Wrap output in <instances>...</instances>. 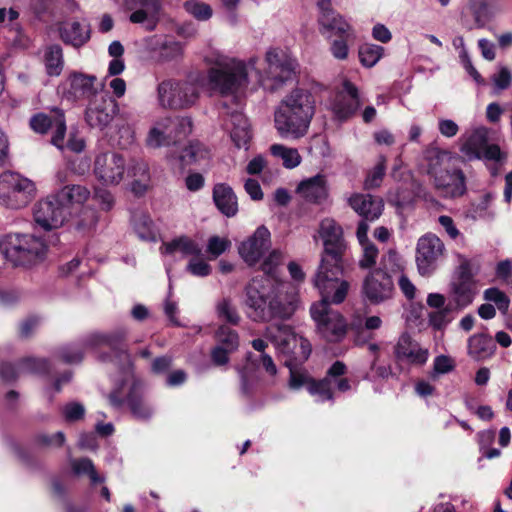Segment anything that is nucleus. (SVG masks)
Masks as SVG:
<instances>
[{
  "instance_id": "nucleus-62",
  "label": "nucleus",
  "mask_w": 512,
  "mask_h": 512,
  "mask_svg": "<svg viewBox=\"0 0 512 512\" xmlns=\"http://www.w3.org/2000/svg\"><path fill=\"white\" fill-rule=\"evenodd\" d=\"M361 246L363 250V256L359 261V266L363 269L371 268L376 263L378 257V249L373 243L369 241H366Z\"/></svg>"
},
{
  "instance_id": "nucleus-52",
  "label": "nucleus",
  "mask_w": 512,
  "mask_h": 512,
  "mask_svg": "<svg viewBox=\"0 0 512 512\" xmlns=\"http://www.w3.org/2000/svg\"><path fill=\"white\" fill-rule=\"evenodd\" d=\"M216 313L220 320L225 321L231 325L239 324L241 317L236 307L229 299H222L217 303Z\"/></svg>"
},
{
  "instance_id": "nucleus-56",
  "label": "nucleus",
  "mask_w": 512,
  "mask_h": 512,
  "mask_svg": "<svg viewBox=\"0 0 512 512\" xmlns=\"http://www.w3.org/2000/svg\"><path fill=\"white\" fill-rule=\"evenodd\" d=\"M382 268L381 270L391 273H404L405 261L403 258L395 251L390 250L387 254H385L381 261Z\"/></svg>"
},
{
  "instance_id": "nucleus-36",
  "label": "nucleus",
  "mask_w": 512,
  "mask_h": 512,
  "mask_svg": "<svg viewBox=\"0 0 512 512\" xmlns=\"http://www.w3.org/2000/svg\"><path fill=\"white\" fill-rule=\"evenodd\" d=\"M160 252L163 255H172L175 252H181L183 256H201L202 248L193 239L188 236H179L169 242H164L160 247Z\"/></svg>"
},
{
  "instance_id": "nucleus-54",
  "label": "nucleus",
  "mask_w": 512,
  "mask_h": 512,
  "mask_svg": "<svg viewBox=\"0 0 512 512\" xmlns=\"http://www.w3.org/2000/svg\"><path fill=\"white\" fill-rule=\"evenodd\" d=\"M184 7L189 14L199 21H206L213 14L211 6L200 0H188L185 2Z\"/></svg>"
},
{
  "instance_id": "nucleus-48",
  "label": "nucleus",
  "mask_w": 512,
  "mask_h": 512,
  "mask_svg": "<svg viewBox=\"0 0 512 512\" xmlns=\"http://www.w3.org/2000/svg\"><path fill=\"white\" fill-rule=\"evenodd\" d=\"M326 40L329 42L332 56L337 60H346L349 55V46L354 44L356 38H346L343 35Z\"/></svg>"
},
{
  "instance_id": "nucleus-42",
  "label": "nucleus",
  "mask_w": 512,
  "mask_h": 512,
  "mask_svg": "<svg viewBox=\"0 0 512 512\" xmlns=\"http://www.w3.org/2000/svg\"><path fill=\"white\" fill-rule=\"evenodd\" d=\"M209 156L210 152L203 144L198 141H192L182 150L178 159L181 163V166H187L200 163L202 160L208 159Z\"/></svg>"
},
{
  "instance_id": "nucleus-59",
  "label": "nucleus",
  "mask_w": 512,
  "mask_h": 512,
  "mask_svg": "<svg viewBox=\"0 0 512 512\" xmlns=\"http://www.w3.org/2000/svg\"><path fill=\"white\" fill-rule=\"evenodd\" d=\"M186 271L196 277H206L210 275L212 268L201 256H196L189 260Z\"/></svg>"
},
{
  "instance_id": "nucleus-20",
  "label": "nucleus",
  "mask_w": 512,
  "mask_h": 512,
  "mask_svg": "<svg viewBox=\"0 0 512 512\" xmlns=\"http://www.w3.org/2000/svg\"><path fill=\"white\" fill-rule=\"evenodd\" d=\"M394 356L398 363L423 366L429 358V350L422 347L408 333H402L394 346Z\"/></svg>"
},
{
  "instance_id": "nucleus-43",
  "label": "nucleus",
  "mask_w": 512,
  "mask_h": 512,
  "mask_svg": "<svg viewBox=\"0 0 512 512\" xmlns=\"http://www.w3.org/2000/svg\"><path fill=\"white\" fill-rule=\"evenodd\" d=\"M271 154L282 159L284 167L293 169L301 163V156L296 148H289L282 144L270 147Z\"/></svg>"
},
{
  "instance_id": "nucleus-13",
  "label": "nucleus",
  "mask_w": 512,
  "mask_h": 512,
  "mask_svg": "<svg viewBox=\"0 0 512 512\" xmlns=\"http://www.w3.org/2000/svg\"><path fill=\"white\" fill-rule=\"evenodd\" d=\"M71 216L68 206L60 200L57 193L39 200L33 208V217L37 225L44 230L61 227Z\"/></svg>"
},
{
  "instance_id": "nucleus-45",
  "label": "nucleus",
  "mask_w": 512,
  "mask_h": 512,
  "mask_svg": "<svg viewBox=\"0 0 512 512\" xmlns=\"http://www.w3.org/2000/svg\"><path fill=\"white\" fill-rule=\"evenodd\" d=\"M170 132L173 136L174 144H178L181 140L189 136L193 129L192 119L188 116H179L171 118Z\"/></svg>"
},
{
  "instance_id": "nucleus-58",
  "label": "nucleus",
  "mask_w": 512,
  "mask_h": 512,
  "mask_svg": "<svg viewBox=\"0 0 512 512\" xmlns=\"http://www.w3.org/2000/svg\"><path fill=\"white\" fill-rule=\"evenodd\" d=\"M483 296L486 301L495 303L498 310L503 314H505L508 311L510 299L504 292H502L498 288L492 287L486 289L484 291Z\"/></svg>"
},
{
  "instance_id": "nucleus-11",
  "label": "nucleus",
  "mask_w": 512,
  "mask_h": 512,
  "mask_svg": "<svg viewBox=\"0 0 512 512\" xmlns=\"http://www.w3.org/2000/svg\"><path fill=\"white\" fill-rule=\"evenodd\" d=\"M36 195L35 183L13 171L0 174V204L10 209L26 207Z\"/></svg>"
},
{
  "instance_id": "nucleus-16",
  "label": "nucleus",
  "mask_w": 512,
  "mask_h": 512,
  "mask_svg": "<svg viewBox=\"0 0 512 512\" xmlns=\"http://www.w3.org/2000/svg\"><path fill=\"white\" fill-rule=\"evenodd\" d=\"M363 294L372 304H380L394 295L391 275L381 269L371 271L363 282Z\"/></svg>"
},
{
  "instance_id": "nucleus-63",
  "label": "nucleus",
  "mask_w": 512,
  "mask_h": 512,
  "mask_svg": "<svg viewBox=\"0 0 512 512\" xmlns=\"http://www.w3.org/2000/svg\"><path fill=\"white\" fill-rule=\"evenodd\" d=\"M62 414L66 421L74 422L83 418L85 414L84 406L79 402H70L62 407Z\"/></svg>"
},
{
  "instance_id": "nucleus-8",
  "label": "nucleus",
  "mask_w": 512,
  "mask_h": 512,
  "mask_svg": "<svg viewBox=\"0 0 512 512\" xmlns=\"http://www.w3.org/2000/svg\"><path fill=\"white\" fill-rule=\"evenodd\" d=\"M267 338L285 359L304 363L311 354L309 341L297 335L289 325L275 323L266 328Z\"/></svg>"
},
{
  "instance_id": "nucleus-33",
  "label": "nucleus",
  "mask_w": 512,
  "mask_h": 512,
  "mask_svg": "<svg viewBox=\"0 0 512 512\" xmlns=\"http://www.w3.org/2000/svg\"><path fill=\"white\" fill-rule=\"evenodd\" d=\"M476 295L473 283L455 279L449 286V303L455 310H462L469 306Z\"/></svg>"
},
{
  "instance_id": "nucleus-15",
  "label": "nucleus",
  "mask_w": 512,
  "mask_h": 512,
  "mask_svg": "<svg viewBox=\"0 0 512 512\" xmlns=\"http://www.w3.org/2000/svg\"><path fill=\"white\" fill-rule=\"evenodd\" d=\"M127 171L125 158L117 152H106L96 156L93 173L106 186H116L124 179Z\"/></svg>"
},
{
  "instance_id": "nucleus-41",
  "label": "nucleus",
  "mask_w": 512,
  "mask_h": 512,
  "mask_svg": "<svg viewBox=\"0 0 512 512\" xmlns=\"http://www.w3.org/2000/svg\"><path fill=\"white\" fill-rule=\"evenodd\" d=\"M481 260L479 257L467 258L459 255V265L455 272V279L474 283V277L480 272Z\"/></svg>"
},
{
  "instance_id": "nucleus-7",
  "label": "nucleus",
  "mask_w": 512,
  "mask_h": 512,
  "mask_svg": "<svg viewBox=\"0 0 512 512\" xmlns=\"http://www.w3.org/2000/svg\"><path fill=\"white\" fill-rule=\"evenodd\" d=\"M46 244L30 234L8 233L0 238V252L14 266L28 265L43 259Z\"/></svg>"
},
{
  "instance_id": "nucleus-21",
  "label": "nucleus",
  "mask_w": 512,
  "mask_h": 512,
  "mask_svg": "<svg viewBox=\"0 0 512 512\" xmlns=\"http://www.w3.org/2000/svg\"><path fill=\"white\" fill-rule=\"evenodd\" d=\"M271 246V234L267 227L259 226L253 235L239 246V254L249 265H255Z\"/></svg>"
},
{
  "instance_id": "nucleus-34",
  "label": "nucleus",
  "mask_w": 512,
  "mask_h": 512,
  "mask_svg": "<svg viewBox=\"0 0 512 512\" xmlns=\"http://www.w3.org/2000/svg\"><path fill=\"white\" fill-rule=\"evenodd\" d=\"M213 201L219 211L227 217H233L238 212L237 197L233 189L225 183L214 186Z\"/></svg>"
},
{
  "instance_id": "nucleus-4",
  "label": "nucleus",
  "mask_w": 512,
  "mask_h": 512,
  "mask_svg": "<svg viewBox=\"0 0 512 512\" xmlns=\"http://www.w3.org/2000/svg\"><path fill=\"white\" fill-rule=\"evenodd\" d=\"M126 335L127 331L124 328H119L108 333H91L78 343L62 347L59 351V356L66 363H79L83 359V351L85 348L107 346L116 354V357L124 361L122 369L124 374L128 376L133 366L131 355L126 349H120Z\"/></svg>"
},
{
  "instance_id": "nucleus-26",
  "label": "nucleus",
  "mask_w": 512,
  "mask_h": 512,
  "mask_svg": "<svg viewBox=\"0 0 512 512\" xmlns=\"http://www.w3.org/2000/svg\"><path fill=\"white\" fill-rule=\"evenodd\" d=\"M49 370V363L45 359L25 358L17 365L3 363L0 366V377L7 382L17 379L23 373H45Z\"/></svg>"
},
{
  "instance_id": "nucleus-37",
  "label": "nucleus",
  "mask_w": 512,
  "mask_h": 512,
  "mask_svg": "<svg viewBox=\"0 0 512 512\" xmlns=\"http://www.w3.org/2000/svg\"><path fill=\"white\" fill-rule=\"evenodd\" d=\"M492 193H485L477 201L471 203L466 211V217L472 220H492L495 216L490 206L494 200Z\"/></svg>"
},
{
  "instance_id": "nucleus-27",
  "label": "nucleus",
  "mask_w": 512,
  "mask_h": 512,
  "mask_svg": "<svg viewBox=\"0 0 512 512\" xmlns=\"http://www.w3.org/2000/svg\"><path fill=\"white\" fill-rule=\"evenodd\" d=\"M224 129L229 132L230 138L237 148L246 147L250 138V125L241 111L235 110L224 119Z\"/></svg>"
},
{
  "instance_id": "nucleus-17",
  "label": "nucleus",
  "mask_w": 512,
  "mask_h": 512,
  "mask_svg": "<svg viewBox=\"0 0 512 512\" xmlns=\"http://www.w3.org/2000/svg\"><path fill=\"white\" fill-rule=\"evenodd\" d=\"M30 127L39 134H44L48 130L53 131L51 142L60 150H63V141L66 133V123L64 114L61 110L56 109L51 115L38 113L30 119Z\"/></svg>"
},
{
  "instance_id": "nucleus-6",
  "label": "nucleus",
  "mask_w": 512,
  "mask_h": 512,
  "mask_svg": "<svg viewBox=\"0 0 512 512\" xmlns=\"http://www.w3.org/2000/svg\"><path fill=\"white\" fill-rule=\"evenodd\" d=\"M343 273V258L332 260L331 257L321 256L320 264L312 278L313 286L321 295L320 301L341 304L349 290V283L341 279Z\"/></svg>"
},
{
  "instance_id": "nucleus-1",
  "label": "nucleus",
  "mask_w": 512,
  "mask_h": 512,
  "mask_svg": "<svg viewBox=\"0 0 512 512\" xmlns=\"http://www.w3.org/2000/svg\"><path fill=\"white\" fill-rule=\"evenodd\" d=\"M257 61L255 57L250 58L247 62L229 57L218 59L207 72V84L210 90L222 96L235 98L247 87L248 75L251 71H255L260 85L266 86V81L272 80L273 83L269 86L271 89L278 88L295 74V62L276 49L266 52L267 71L265 75L257 70Z\"/></svg>"
},
{
  "instance_id": "nucleus-2",
  "label": "nucleus",
  "mask_w": 512,
  "mask_h": 512,
  "mask_svg": "<svg viewBox=\"0 0 512 512\" xmlns=\"http://www.w3.org/2000/svg\"><path fill=\"white\" fill-rule=\"evenodd\" d=\"M280 286L279 280L273 277H253L244 288L247 317L254 322L289 318L294 312V307L291 303L282 301Z\"/></svg>"
},
{
  "instance_id": "nucleus-38",
  "label": "nucleus",
  "mask_w": 512,
  "mask_h": 512,
  "mask_svg": "<svg viewBox=\"0 0 512 512\" xmlns=\"http://www.w3.org/2000/svg\"><path fill=\"white\" fill-rule=\"evenodd\" d=\"M57 195L71 211V205H82L89 199L90 191L82 185H67L60 189Z\"/></svg>"
},
{
  "instance_id": "nucleus-51",
  "label": "nucleus",
  "mask_w": 512,
  "mask_h": 512,
  "mask_svg": "<svg viewBox=\"0 0 512 512\" xmlns=\"http://www.w3.org/2000/svg\"><path fill=\"white\" fill-rule=\"evenodd\" d=\"M216 339L219 346L227 351L234 352L239 346V337L235 330L226 325H221L216 331Z\"/></svg>"
},
{
  "instance_id": "nucleus-32",
  "label": "nucleus",
  "mask_w": 512,
  "mask_h": 512,
  "mask_svg": "<svg viewBox=\"0 0 512 512\" xmlns=\"http://www.w3.org/2000/svg\"><path fill=\"white\" fill-rule=\"evenodd\" d=\"M90 26L85 21H71L65 22L60 27L61 39L75 48H79L87 43L90 39Z\"/></svg>"
},
{
  "instance_id": "nucleus-12",
  "label": "nucleus",
  "mask_w": 512,
  "mask_h": 512,
  "mask_svg": "<svg viewBox=\"0 0 512 512\" xmlns=\"http://www.w3.org/2000/svg\"><path fill=\"white\" fill-rule=\"evenodd\" d=\"M346 371L347 367L343 362H334L323 379L310 383L308 392L315 398L316 402H333L334 390L347 392L352 389L350 380L342 377Z\"/></svg>"
},
{
  "instance_id": "nucleus-5",
  "label": "nucleus",
  "mask_w": 512,
  "mask_h": 512,
  "mask_svg": "<svg viewBox=\"0 0 512 512\" xmlns=\"http://www.w3.org/2000/svg\"><path fill=\"white\" fill-rule=\"evenodd\" d=\"M425 159L426 173L433 180L435 189L442 197L456 198L466 192L465 175L461 169L451 166L447 152L438 149L429 150Z\"/></svg>"
},
{
  "instance_id": "nucleus-3",
  "label": "nucleus",
  "mask_w": 512,
  "mask_h": 512,
  "mask_svg": "<svg viewBox=\"0 0 512 512\" xmlns=\"http://www.w3.org/2000/svg\"><path fill=\"white\" fill-rule=\"evenodd\" d=\"M314 114V96L306 89L295 88L274 111L275 129L283 139H300L308 133Z\"/></svg>"
},
{
  "instance_id": "nucleus-24",
  "label": "nucleus",
  "mask_w": 512,
  "mask_h": 512,
  "mask_svg": "<svg viewBox=\"0 0 512 512\" xmlns=\"http://www.w3.org/2000/svg\"><path fill=\"white\" fill-rule=\"evenodd\" d=\"M117 112V103L110 97L96 98L86 109V121L91 127L103 129L113 120Z\"/></svg>"
},
{
  "instance_id": "nucleus-44",
  "label": "nucleus",
  "mask_w": 512,
  "mask_h": 512,
  "mask_svg": "<svg viewBox=\"0 0 512 512\" xmlns=\"http://www.w3.org/2000/svg\"><path fill=\"white\" fill-rule=\"evenodd\" d=\"M133 226L139 238L146 241L156 240V232L148 215L144 213L135 214L133 216Z\"/></svg>"
},
{
  "instance_id": "nucleus-49",
  "label": "nucleus",
  "mask_w": 512,
  "mask_h": 512,
  "mask_svg": "<svg viewBox=\"0 0 512 512\" xmlns=\"http://www.w3.org/2000/svg\"><path fill=\"white\" fill-rule=\"evenodd\" d=\"M490 80L493 86V93L497 95L511 86L512 72L507 66L498 65L497 71L491 75Z\"/></svg>"
},
{
  "instance_id": "nucleus-39",
  "label": "nucleus",
  "mask_w": 512,
  "mask_h": 512,
  "mask_svg": "<svg viewBox=\"0 0 512 512\" xmlns=\"http://www.w3.org/2000/svg\"><path fill=\"white\" fill-rule=\"evenodd\" d=\"M284 364L289 368V387L291 389L298 390L303 386L308 388L310 383L317 382L316 380H313L309 373L301 367L303 363H298L296 361H292L291 359H285Z\"/></svg>"
},
{
  "instance_id": "nucleus-28",
  "label": "nucleus",
  "mask_w": 512,
  "mask_h": 512,
  "mask_svg": "<svg viewBox=\"0 0 512 512\" xmlns=\"http://www.w3.org/2000/svg\"><path fill=\"white\" fill-rule=\"evenodd\" d=\"M296 191L305 201L313 204H321L329 195L326 176L317 174L305 179L299 183Z\"/></svg>"
},
{
  "instance_id": "nucleus-30",
  "label": "nucleus",
  "mask_w": 512,
  "mask_h": 512,
  "mask_svg": "<svg viewBox=\"0 0 512 512\" xmlns=\"http://www.w3.org/2000/svg\"><path fill=\"white\" fill-rule=\"evenodd\" d=\"M171 125V117L157 119L147 133L146 146L150 149H159L164 146L175 145L170 132Z\"/></svg>"
},
{
  "instance_id": "nucleus-22",
  "label": "nucleus",
  "mask_w": 512,
  "mask_h": 512,
  "mask_svg": "<svg viewBox=\"0 0 512 512\" xmlns=\"http://www.w3.org/2000/svg\"><path fill=\"white\" fill-rule=\"evenodd\" d=\"M96 77L74 72L61 84L60 91L68 101H77L95 95Z\"/></svg>"
},
{
  "instance_id": "nucleus-14",
  "label": "nucleus",
  "mask_w": 512,
  "mask_h": 512,
  "mask_svg": "<svg viewBox=\"0 0 512 512\" xmlns=\"http://www.w3.org/2000/svg\"><path fill=\"white\" fill-rule=\"evenodd\" d=\"M443 241L433 233L421 236L416 245V265L421 276H430L438 267L445 255Z\"/></svg>"
},
{
  "instance_id": "nucleus-19",
  "label": "nucleus",
  "mask_w": 512,
  "mask_h": 512,
  "mask_svg": "<svg viewBox=\"0 0 512 512\" xmlns=\"http://www.w3.org/2000/svg\"><path fill=\"white\" fill-rule=\"evenodd\" d=\"M362 104V99L357 87L350 81H344L331 103L334 116L343 121L350 118Z\"/></svg>"
},
{
  "instance_id": "nucleus-18",
  "label": "nucleus",
  "mask_w": 512,
  "mask_h": 512,
  "mask_svg": "<svg viewBox=\"0 0 512 512\" xmlns=\"http://www.w3.org/2000/svg\"><path fill=\"white\" fill-rule=\"evenodd\" d=\"M318 233L324 246L322 256L331 257L334 261L343 258L346 244L341 226L334 219L325 218L320 222Z\"/></svg>"
},
{
  "instance_id": "nucleus-53",
  "label": "nucleus",
  "mask_w": 512,
  "mask_h": 512,
  "mask_svg": "<svg viewBox=\"0 0 512 512\" xmlns=\"http://www.w3.org/2000/svg\"><path fill=\"white\" fill-rule=\"evenodd\" d=\"M283 261V253L280 250L271 251L261 264L262 276L278 279L277 270Z\"/></svg>"
},
{
  "instance_id": "nucleus-57",
  "label": "nucleus",
  "mask_w": 512,
  "mask_h": 512,
  "mask_svg": "<svg viewBox=\"0 0 512 512\" xmlns=\"http://www.w3.org/2000/svg\"><path fill=\"white\" fill-rule=\"evenodd\" d=\"M454 311L453 305L447 304L444 308L430 313L429 322L434 328L442 329L452 321Z\"/></svg>"
},
{
  "instance_id": "nucleus-10",
  "label": "nucleus",
  "mask_w": 512,
  "mask_h": 512,
  "mask_svg": "<svg viewBox=\"0 0 512 512\" xmlns=\"http://www.w3.org/2000/svg\"><path fill=\"white\" fill-rule=\"evenodd\" d=\"M199 84L195 80H164L157 86V99L162 108H190L199 99Z\"/></svg>"
},
{
  "instance_id": "nucleus-25",
  "label": "nucleus",
  "mask_w": 512,
  "mask_h": 512,
  "mask_svg": "<svg viewBox=\"0 0 512 512\" xmlns=\"http://www.w3.org/2000/svg\"><path fill=\"white\" fill-rule=\"evenodd\" d=\"M318 23L319 31L326 39L343 35L346 38H356L354 28L336 11L319 14Z\"/></svg>"
},
{
  "instance_id": "nucleus-40",
  "label": "nucleus",
  "mask_w": 512,
  "mask_h": 512,
  "mask_svg": "<svg viewBox=\"0 0 512 512\" xmlns=\"http://www.w3.org/2000/svg\"><path fill=\"white\" fill-rule=\"evenodd\" d=\"M44 64L49 76H59L63 70L64 59L62 48L53 44L48 46L44 52Z\"/></svg>"
},
{
  "instance_id": "nucleus-46",
  "label": "nucleus",
  "mask_w": 512,
  "mask_h": 512,
  "mask_svg": "<svg viewBox=\"0 0 512 512\" xmlns=\"http://www.w3.org/2000/svg\"><path fill=\"white\" fill-rule=\"evenodd\" d=\"M384 48L376 44H363L359 48V59L363 66L373 67L383 56Z\"/></svg>"
},
{
  "instance_id": "nucleus-50",
  "label": "nucleus",
  "mask_w": 512,
  "mask_h": 512,
  "mask_svg": "<svg viewBox=\"0 0 512 512\" xmlns=\"http://www.w3.org/2000/svg\"><path fill=\"white\" fill-rule=\"evenodd\" d=\"M487 162H493L494 165L502 166L507 161V153L502 151L501 148L496 144L486 145L482 151V158ZM491 174L496 175L498 168L496 166L491 167Z\"/></svg>"
},
{
  "instance_id": "nucleus-9",
  "label": "nucleus",
  "mask_w": 512,
  "mask_h": 512,
  "mask_svg": "<svg viewBox=\"0 0 512 512\" xmlns=\"http://www.w3.org/2000/svg\"><path fill=\"white\" fill-rule=\"evenodd\" d=\"M332 303L317 301L310 307V315L315 322L318 335L329 343H339L344 340L348 331L345 317L331 307Z\"/></svg>"
},
{
  "instance_id": "nucleus-60",
  "label": "nucleus",
  "mask_w": 512,
  "mask_h": 512,
  "mask_svg": "<svg viewBox=\"0 0 512 512\" xmlns=\"http://www.w3.org/2000/svg\"><path fill=\"white\" fill-rule=\"evenodd\" d=\"M231 246V242L226 238L219 236H212L209 238L207 243V252L210 254L212 259L219 257Z\"/></svg>"
},
{
  "instance_id": "nucleus-31",
  "label": "nucleus",
  "mask_w": 512,
  "mask_h": 512,
  "mask_svg": "<svg viewBox=\"0 0 512 512\" xmlns=\"http://www.w3.org/2000/svg\"><path fill=\"white\" fill-rule=\"evenodd\" d=\"M496 348L495 341L486 333H476L470 336L467 341V354L477 362L491 358Z\"/></svg>"
},
{
  "instance_id": "nucleus-23",
  "label": "nucleus",
  "mask_w": 512,
  "mask_h": 512,
  "mask_svg": "<svg viewBox=\"0 0 512 512\" xmlns=\"http://www.w3.org/2000/svg\"><path fill=\"white\" fill-rule=\"evenodd\" d=\"M127 382H123L118 388L114 389L109 394V402L115 407L119 408L122 406L125 400H127L128 405L133 413V415L141 420L148 419L152 415V409L142 401L139 397L136 396L137 385L136 383H132L129 387V393L126 395L124 392L125 386Z\"/></svg>"
},
{
  "instance_id": "nucleus-64",
  "label": "nucleus",
  "mask_w": 512,
  "mask_h": 512,
  "mask_svg": "<svg viewBox=\"0 0 512 512\" xmlns=\"http://www.w3.org/2000/svg\"><path fill=\"white\" fill-rule=\"evenodd\" d=\"M97 221L98 217L96 211L91 208H84L81 218L76 222V226L79 229L88 230L95 227Z\"/></svg>"
},
{
  "instance_id": "nucleus-55",
  "label": "nucleus",
  "mask_w": 512,
  "mask_h": 512,
  "mask_svg": "<svg viewBox=\"0 0 512 512\" xmlns=\"http://www.w3.org/2000/svg\"><path fill=\"white\" fill-rule=\"evenodd\" d=\"M386 171V158L381 156L377 164L368 173L364 186L366 189H374L381 185Z\"/></svg>"
},
{
  "instance_id": "nucleus-61",
  "label": "nucleus",
  "mask_w": 512,
  "mask_h": 512,
  "mask_svg": "<svg viewBox=\"0 0 512 512\" xmlns=\"http://www.w3.org/2000/svg\"><path fill=\"white\" fill-rule=\"evenodd\" d=\"M183 53V46L177 41H166L160 48V57L164 61L179 58Z\"/></svg>"
},
{
  "instance_id": "nucleus-47",
  "label": "nucleus",
  "mask_w": 512,
  "mask_h": 512,
  "mask_svg": "<svg viewBox=\"0 0 512 512\" xmlns=\"http://www.w3.org/2000/svg\"><path fill=\"white\" fill-rule=\"evenodd\" d=\"M71 467L75 474L87 475L93 484L103 482L104 480L98 475L92 460L89 458L74 459L71 461Z\"/></svg>"
},
{
  "instance_id": "nucleus-29",
  "label": "nucleus",
  "mask_w": 512,
  "mask_h": 512,
  "mask_svg": "<svg viewBox=\"0 0 512 512\" xmlns=\"http://www.w3.org/2000/svg\"><path fill=\"white\" fill-rule=\"evenodd\" d=\"M350 206L363 219L374 221L379 218L383 211V201L379 197H373L370 194H355L349 199Z\"/></svg>"
},
{
  "instance_id": "nucleus-35",
  "label": "nucleus",
  "mask_w": 512,
  "mask_h": 512,
  "mask_svg": "<svg viewBox=\"0 0 512 512\" xmlns=\"http://www.w3.org/2000/svg\"><path fill=\"white\" fill-rule=\"evenodd\" d=\"M461 140L460 151L468 160L481 159L482 151L487 145V130L483 127L476 128Z\"/></svg>"
}]
</instances>
